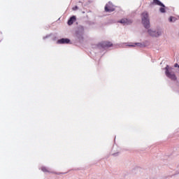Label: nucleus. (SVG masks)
<instances>
[{
    "label": "nucleus",
    "instance_id": "obj_1",
    "mask_svg": "<svg viewBox=\"0 0 179 179\" xmlns=\"http://www.w3.org/2000/svg\"><path fill=\"white\" fill-rule=\"evenodd\" d=\"M141 19L142 23L145 29H149L150 27V21L149 20V15L148 13H143Z\"/></svg>",
    "mask_w": 179,
    "mask_h": 179
},
{
    "label": "nucleus",
    "instance_id": "obj_10",
    "mask_svg": "<svg viewBox=\"0 0 179 179\" xmlns=\"http://www.w3.org/2000/svg\"><path fill=\"white\" fill-rule=\"evenodd\" d=\"M135 45L141 46V45H142V44H141L139 43H136L134 45H129V47H135Z\"/></svg>",
    "mask_w": 179,
    "mask_h": 179
},
{
    "label": "nucleus",
    "instance_id": "obj_6",
    "mask_svg": "<svg viewBox=\"0 0 179 179\" xmlns=\"http://www.w3.org/2000/svg\"><path fill=\"white\" fill-rule=\"evenodd\" d=\"M76 21V17L72 16L68 21V25L71 26V24H73V22Z\"/></svg>",
    "mask_w": 179,
    "mask_h": 179
},
{
    "label": "nucleus",
    "instance_id": "obj_13",
    "mask_svg": "<svg viewBox=\"0 0 179 179\" xmlns=\"http://www.w3.org/2000/svg\"><path fill=\"white\" fill-rule=\"evenodd\" d=\"M177 67L179 68V65L177 64H175V68H177Z\"/></svg>",
    "mask_w": 179,
    "mask_h": 179
},
{
    "label": "nucleus",
    "instance_id": "obj_2",
    "mask_svg": "<svg viewBox=\"0 0 179 179\" xmlns=\"http://www.w3.org/2000/svg\"><path fill=\"white\" fill-rule=\"evenodd\" d=\"M165 73L169 79H171V80H177V77H176V74L173 73V68L166 66L165 68Z\"/></svg>",
    "mask_w": 179,
    "mask_h": 179
},
{
    "label": "nucleus",
    "instance_id": "obj_8",
    "mask_svg": "<svg viewBox=\"0 0 179 179\" xmlns=\"http://www.w3.org/2000/svg\"><path fill=\"white\" fill-rule=\"evenodd\" d=\"M102 47H111L113 45V43L110 42H103L101 43Z\"/></svg>",
    "mask_w": 179,
    "mask_h": 179
},
{
    "label": "nucleus",
    "instance_id": "obj_5",
    "mask_svg": "<svg viewBox=\"0 0 179 179\" xmlns=\"http://www.w3.org/2000/svg\"><path fill=\"white\" fill-rule=\"evenodd\" d=\"M110 5V3H109V4H106L105 6L106 12H114V8L111 7Z\"/></svg>",
    "mask_w": 179,
    "mask_h": 179
},
{
    "label": "nucleus",
    "instance_id": "obj_4",
    "mask_svg": "<svg viewBox=\"0 0 179 179\" xmlns=\"http://www.w3.org/2000/svg\"><path fill=\"white\" fill-rule=\"evenodd\" d=\"M153 3H155V5H158L159 6H162V8L159 9L161 13H164V12H166V10L164 9V4L160 2V1L153 0Z\"/></svg>",
    "mask_w": 179,
    "mask_h": 179
},
{
    "label": "nucleus",
    "instance_id": "obj_3",
    "mask_svg": "<svg viewBox=\"0 0 179 179\" xmlns=\"http://www.w3.org/2000/svg\"><path fill=\"white\" fill-rule=\"evenodd\" d=\"M148 34L152 37H159L162 36V31H155L153 29H148Z\"/></svg>",
    "mask_w": 179,
    "mask_h": 179
},
{
    "label": "nucleus",
    "instance_id": "obj_12",
    "mask_svg": "<svg viewBox=\"0 0 179 179\" xmlns=\"http://www.w3.org/2000/svg\"><path fill=\"white\" fill-rule=\"evenodd\" d=\"M76 9H78V6H76V7L73 8V10H76Z\"/></svg>",
    "mask_w": 179,
    "mask_h": 179
},
{
    "label": "nucleus",
    "instance_id": "obj_7",
    "mask_svg": "<svg viewBox=\"0 0 179 179\" xmlns=\"http://www.w3.org/2000/svg\"><path fill=\"white\" fill-rule=\"evenodd\" d=\"M58 43H59L60 44H68V43H69V39H68V38H62V39L58 41Z\"/></svg>",
    "mask_w": 179,
    "mask_h": 179
},
{
    "label": "nucleus",
    "instance_id": "obj_9",
    "mask_svg": "<svg viewBox=\"0 0 179 179\" xmlns=\"http://www.w3.org/2000/svg\"><path fill=\"white\" fill-rule=\"evenodd\" d=\"M120 23H122V24H129V21H128L127 19L124 18L120 21Z\"/></svg>",
    "mask_w": 179,
    "mask_h": 179
},
{
    "label": "nucleus",
    "instance_id": "obj_11",
    "mask_svg": "<svg viewBox=\"0 0 179 179\" xmlns=\"http://www.w3.org/2000/svg\"><path fill=\"white\" fill-rule=\"evenodd\" d=\"M174 19V17H171L170 18H169V22H173V20Z\"/></svg>",
    "mask_w": 179,
    "mask_h": 179
},
{
    "label": "nucleus",
    "instance_id": "obj_14",
    "mask_svg": "<svg viewBox=\"0 0 179 179\" xmlns=\"http://www.w3.org/2000/svg\"><path fill=\"white\" fill-rule=\"evenodd\" d=\"M42 170L45 172L47 171V169L45 168L42 169Z\"/></svg>",
    "mask_w": 179,
    "mask_h": 179
}]
</instances>
